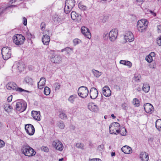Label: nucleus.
Here are the masks:
<instances>
[{"label":"nucleus","instance_id":"1","mask_svg":"<svg viewBox=\"0 0 161 161\" xmlns=\"http://www.w3.org/2000/svg\"><path fill=\"white\" fill-rule=\"evenodd\" d=\"M21 151L23 154L26 156H32L36 154L34 150L27 144L23 145L21 147Z\"/></svg>","mask_w":161,"mask_h":161},{"label":"nucleus","instance_id":"2","mask_svg":"<svg viewBox=\"0 0 161 161\" xmlns=\"http://www.w3.org/2000/svg\"><path fill=\"white\" fill-rule=\"evenodd\" d=\"M148 24V22L145 19L138 21L137 25L138 31L141 32H145Z\"/></svg>","mask_w":161,"mask_h":161},{"label":"nucleus","instance_id":"3","mask_svg":"<svg viewBox=\"0 0 161 161\" xmlns=\"http://www.w3.org/2000/svg\"><path fill=\"white\" fill-rule=\"evenodd\" d=\"M6 87L9 90H16L17 91L21 92H25L30 93L31 92L22 89L20 87H17V86L13 81L9 82L6 85Z\"/></svg>","mask_w":161,"mask_h":161},{"label":"nucleus","instance_id":"4","mask_svg":"<svg viewBox=\"0 0 161 161\" xmlns=\"http://www.w3.org/2000/svg\"><path fill=\"white\" fill-rule=\"evenodd\" d=\"M120 125L117 122H114L109 126V131L111 134L117 135L119 133V129Z\"/></svg>","mask_w":161,"mask_h":161},{"label":"nucleus","instance_id":"5","mask_svg":"<svg viewBox=\"0 0 161 161\" xmlns=\"http://www.w3.org/2000/svg\"><path fill=\"white\" fill-rule=\"evenodd\" d=\"M88 90L87 87L84 86L80 87L78 90L79 96L82 98H85L88 94Z\"/></svg>","mask_w":161,"mask_h":161},{"label":"nucleus","instance_id":"6","mask_svg":"<svg viewBox=\"0 0 161 161\" xmlns=\"http://www.w3.org/2000/svg\"><path fill=\"white\" fill-rule=\"evenodd\" d=\"M14 42L17 45L22 44L25 40V38L22 35L17 34L13 37Z\"/></svg>","mask_w":161,"mask_h":161},{"label":"nucleus","instance_id":"7","mask_svg":"<svg viewBox=\"0 0 161 161\" xmlns=\"http://www.w3.org/2000/svg\"><path fill=\"white\" fill-rule=\"evenodd\" d=\"M2 54L4 60H7L10 58L11 50L8 47H3L2 49Z\"/></svg>","mask_w":161,"mask_h":161},{"label":"nucleus","instance_id":"8","mask_svg":"<svg viewBox=\"0 0 161 161\" xmlns=\"http://www.w3.org/2000/svg\"><path fill=\"white\" fill-rule=\"evenodd\" d=\"M26 107V103L24 101H22L16 103L15 108L17 110L22 112L25 110Z\"/></svg>","mask_w":161,"mask_h":161},{"label":"nucleus","instance_id":"9","mask_svg":"<svg viewBox=\"0 0 161 161\" xmlns=\"http://www.w3.org/2000/svg\"><path fill=\"white\" fill-rule=\"evenodd\" d=\"M118 31L116 29L112 30L109 33L110 40L111 41H114L116 39L118 36Z\"/></svg>","mask_w":161,"mask_h":161},{"label":"nucleus","instance_id":"10","mask_svg":"<svg viewBox=\"0 0 161 161\" xmlns=\"http://www.w3.org/2000/svg\"><path fill=\"white\" fill-rule=\"evenodd\" d=\"M25 129L27 133L29 135H32L34 133V128L33 126L31 124L25 125Z\"/></svg>","mask_w":161,"mask_h":161},{"label":"nucleus","instance_id":"11","mask_svg":"<svg viewBox=\"0 0 161 161\" xmlns=\"http://www.w3.org/2000/svg\"><path fill=\"white\" fill-rule=\"evenodd\" d=\"M52 145L55 148L59 151H62L63 149L64 146L63 144L58 140H56L54 141Z\"/></svg>","mask_w":161,"mask_h":161},{"label":"nucleus","instance_id":"12","mask_svg":"<svg viewBox=\"0 0 161 161\" xmlns=\"http://www.w3.org/2000/svg\"><path fill=\"white\" fill-rule=\"evenodd\" d=\"M144 108L145 112L147 113L152 114L154 111V108L153 105L149 103L144 104Z\"/></svg>","mask_w":161,"mask_h":161},{"label":"nucleus","instance_id":"13","mask_svg":"<svg viewBox=\"0 0 161 161\" xmlns=\"http://www.w3.org/2000/svg\"><path fill=\"white\" fill-rule=\"evenodd\" d=\"M82 33L87 38L90 39L91 37V35L89 29L85 26H82L81 28Z\"/></svg>","mask_w":161,"mask_h":161},{"label":"nucleus","instance_id":"14","mask_svg":"<svg viewBox=\"0 0 161 161\" xmlns=\"http://www.w3.org/2000/svg\"><path fill=\"white\" fill-rule=\"evenodd\" d=\"M124 38L127 42H130L133 41L134 39L133 34L130 31H128L125 34Z\"/></svg>","mask_w":161,"mask_h":161},{"label":"nucleus","instance_id":"15","mask_svg":"<svg viewBox=\"0 0 161 161\" xmlns=\"http://www.w3.org/2000/svg\"><path fill=\"white\" fill-rule=\"evenodd\" d=\"M98 92L97 89L94 87L92 88L90 92V97L92 99H95L97 97Z\"/></svg>","mask_w":161,"mask_h":161},{"label":"nucleus","instance_id":"16","mask_svg":"<svg viewBox=\"0 0 161 161\" xmlns=\"http://www.w3.org/2000/svg\"><path fill=\"white\" fill-rule=\"evenodd\" d=\"M72 19L76 21H79L81 19V16L80 15L77 14L75 11H72L71 14Z\"/></svg>","mask_w":161,"mask_h":161},{"label":"nucleus","instance_id":"17","mask_svg":"<svg viewBox=\"0 0 161 161\" xmlns=\"http://www.w3.org/2000/svg\"><path fill=\"white\" fill-rule=\"evenodd\" d=\"M103 93L106 97H109L111 95V92L108 86H105L103 88Z\"/></svg>","mask_w":161,"mask_h":161},{"label":"nucleus","instance_id":"18","mask_svg":"<svg viewBox=\"0 0 161 161\" xmlns=\"http://www.w3.org/2000/svg\"><path fill=\"white\" fill-rule=\"evenodd\" d=\"M31 114L34 119L38 121L40 120L41 115L40 112L33 111L31 112Z\"/></svg>","mask_w":161,"mask_h":161},{"label":"nucleus","instance_id":"19","mask_svg":"<svg viewBox=\"0 0 161 161\" xmlns=\"http://www.w3.org/2000/svg\"><path fill=\"white\" fill-rule=\"evenodd\" d=\"M25 67V65L23 63H18L17 64V73H20Z\"/></svg>","mask_w":161,"mask_h":161},{"label":"nucleus","instance_id":"20","mask_svg":"<svg viewBox=\"0 0 161 161\" xmlns=\"http://www.w3.org/2000/svg\"><path fill=\"white\" fill-rule=\"evenodd\" d=\"M140 158L142 161H148L149 159V156L145 152H142L140 154Z\"/></svg>","mask_w":161,"mask_h":161},{"label":"nucleus","instance_id":"21","mask_svg":"<svg viewBox=\"0 0 161 161\" xmlns=\"http://www.w3.org/2000/svg\"><path fill=\"white\" fill-rule=\"evenodd\" d=\"M88 109L91 111L96 112L98 110L97 106L93 103H90L88 106Z\"/></svg>","mask_w":161,"mask_h":161},{"label":"nucleus","instance_id":"22","mask_svg":"<svg viewBox=\"0 0 161 161\" xmlns=\"http://www.w3.org/2000/svg\"><path fill=\"white\" fill-rule=\"evenodd\" d=\"M51 61L55 64H59L61 61V58L58 55H55L51 58Z\"/></svg>","mask_w":161,"mask_h":161},{"label":"nucleus","instance_id":"23","mask_svg":"<svg viewBox=\"0 0 161 161\" xmlns=\"http://www.w3.org/2000/svg\"><path fill=\"white\" fill-rule=\"evenodd\" d=\"M121 151L125 153L128 154L132 152L131 148L128 146H123L121 149Z\"/></svg>","mask_w":161,"mask_h":161},{"label":"nucleus","instance_id":"24","mask_svg":"<svg viewBox=\"0 0 161 161\" xmlns=\"http://www.w3.org/2000/svg\"><path fill=\"white\" fill-rule=\"evenodd\" d=\"M42 41L44 44L47 45L50 41V37L47 35H44L42 38Z\"/></svg>","mask_w":161,"mask_h":161},{"label":"nucleus","instance_id":"25","mask_svg":"<svg viewBox=\"0 0 161 161\" xmlns=\"http://www.w3.org/2000/svg\"><path fill=\"white\" fill-rule=\"evenodd\" d=\"M75 0H66L65 4L69 5L71 8H73L75 5Z\"/></svg>","mask_w":161,"mask_h":161},{"label":"nucleus","instance_id":"26","mask_svg":"<svg viewBox=\"0 0 161 161\" xmlns=\"http://www.w3.org/2000/svg\"><path fill=\"white\" fill-rule=\"evenodd\" d=\"M155 126L157 129L159 131H161V119H158L156 122Z\"/></svg>","mask_w":161,"mask_h":161},{"label":"nucleus","instance_id":"27","mask_svg":"<svg viewBox=\"0 0 161 161\" xmlns=\"http://www.w3.org/2000/svg\"><path fill=\"white\" fill-rule=\"evenodd\" d=\"M120 63L125 65H127L129 67H130L132 66V63L129 61L121 60L120 61Z\"/></svg>","mask_w":161,"mask_h":161},{"label":"nucleus","instance_id":"28","mask_svg":"<svg viewBox=\"0 0 161 161\" xmlns=\"http://www.w3.org/2000/svg\"><path fill=\"white\" fill-rule=\"evenodd\" d=\"M150 87L148 84H144L142 87V90L146 93L148 92L150 90Z\"/></svg>","mask_w":161,"mask_h":161},{"label":"nucleus","instance_id":"29","mask_svg":"<svg viewBox=\"0 0 161 161\" xmlns=\"http://www.w3.org/2000/svg\"><path fill=\"white\" fill-rule=\"evenodd\" d=\"M77 95H71L68 98V100L70 103H73L75 101V99Z\"/></svg>","mask_w":161,"mask_h":161},{"label":"nucleus","instance_id":"30","mask_svg":"<svg viewBox=\"0 0 161 161\" xmlns=\"http://www.w3.org/2000/svg\"><path fill=\"white\" fill-rule=\"evenodd\" d=\"M45 84V81H39L37 83L38 87L40 89H42Z\"/></svg>","mask_w":161,"mask_h":161},{"label":"nucleus","instance_id":"31","mask_svg":"<svg viewBox=\"0 0 161 161\" xmlns=\"http://www.w3.org/2000/svg\"><path fill=\"white\" fill-rule=\"evenodd\" d=\"M4 109L8 113L11 112L12 108L9 104H6L4 106Z\"/></svg>","mask_w":161,"mask_h":161},{"label":"nucleus","instance_id":"32","mask_svg":"<svg viewBox=\"0 0 161 161\" xmlns=\"http://www.w3.org/2000/svg\"><path fill=\"white\" fill-rule=\"evenodd\" d=\"M72 8H71L69 5L65 4L64 8V12L68 14L72 10Z\"/></svg>","mask_w":161,"mask_h":161},{"label":"nucleus","instance_id":"33","mask_svg":"<svg viewBox=\"0 0 161 161\" xmlns=\"http://www.w3.org/2000/svg\"><path fill=\"white\" fill-rule=\"evenodd\" d=\"M92 71L94 75L96 77H98L101 75V72L94 69H92Z\"/></svg>","mask_w":161,"mask_h":161},{"label":"nucleus","instance_id":"34","mask_svg":"<svg viewBox=\"0 0 161 161\" xmlns=\"http://www.w3.org/2000/svg\"><path fill=\"white\" fill-rule=\"evenodd\" d=\"M50 93V88L47 87L46 86L44 88V93L47 96L49 95Z\"/></svg>","mask_w":161,"mask_h":161},{"label":"nucleus","instance_id":"35","mask_svg":"<svg viewBox=\"0 0 161 161\" xmlns=\"http://www.w3.org/2000/svg\"><path fill=\"white\" fill-rule=\"evenodd\" d=\"M133 103L136 107H138L140 105L139 100L137 98H135L133 99Z\"/></svg>","mask_w":161,"mask_h":161},{"label":"nucleus","instance_id":"36","mask_svg":"<svg viewBox=\"0 0 161 161\" xmlns=\"http://www.w3.org/2000/svg\"><path fill=\"white\" fill-rule=\"evenodd\" d=\"M59 117L62 119H67V116L66 114L63 112H61L59 115Z\"/></svg>","mask_w":161,"mask_h":161},{"label":"nucleus","instance_id":"37","mask_svg":"<svg viewBox=\"0 0 161 161\" xmlns=\"http://www.w3.org/2000/svg\"><path fill=\"white\" fill-rule=\"evenodd\" d=\"M119 131L120 132V134L121 135L125 136L126 135V131L125 128H121V130Z\"/></svg>","mask_w":161,"mask_h":161},{"label":"nucleus","instance_id":"38","mask_svg":"<svg viewBox=\"0 0 161 161\" xmlns=\"http://www.w3.org/2000/svg\"><path fill=\"white\" fill-rule=\"evenodd\" d=\"M71 49L69 47H67L64 49H62V52H65V53L68 54L71 52Z\"/></svg>","mask_w":161,"mask_h":161},{"label":"nucleus","instance_id":"39","mask_svg":"<svg viewBox=\"0 0 161 161\" xmlns=\"http://www.w3.org/2000/svg\"><path fill=\"white\" fill-rule=\"evenodd\" d=\"M146 60L149 63L151 62L153 60V58L150 55H148L146 57Z\"/></svg>","mask_w":161,"mask_h":161},{"label":"nucleus","instance_id":"40","mask_svg":"<svg viewBox=\"0 0 161 161\" xmlns=\"http://www.w3.org/2000/svg\"><path fill=\"white\" fill-rule=\"evenodd\" d=\"M58 127L61 129H63L65 126L64 125L63 122H59L58 123Z\"/></svg>","mask_w":161,"mask_h":161},{"label":"nucleus","instance_id":"41","mask_svg":"<svg viewBox=\"0 0 161 161\" xmlns=\"http://www.w3.org/2000/svg\"><path fill=\"white\" fill-rule=\"evenodd\" d=\"M76 147L78 148L83 149L84 145L81 143H78L76 144Z\"/></svg>","mask_w":161,"mask_h":161},{"label":"nucleus","instance_id":"42","mask_svg":"<svg viewBox=\"0 0 161 161\" xmlns=\"http://www.w3.org/2000/svg\"><path fill=\"white\" fill-rule=\"evenodd\" d=\"M78 7L80 9L83 11L86 10V6L83 5L80 3L78 5Z\"/></svg>","mask_w":161,"mask_h":161},{"label":"nucleus","instance_id":"43","mask_svg":"<svg viewBox=\"0 0 161 161\" xmlns=\"http://www.w3.org/2000/svg\"><path fill=\"white\" fill-rule=\"evenodd\" d=\"M54 86L55 88V90H58L60 88V85L59 83L56 82L54 84Z\"/></svg>","mask_w":161,"mask_h":161},{"label":"nucleus","instance_id":"44","mask_svg":"<svg viewBox=\"0 0 161 161\" xmlns=\"http://www.w3.org/2000/svg\"><path fill=\"white\" fill-rule=\"evenodd\" d=\"M122 107L123 109L126 110L128 108V104L125 103H124L122 105Z\"/></svg>","mask_w":161,"mask_h":161},{"label":"nucleus","instance_id":"45","mask_svg":"<svg viewBox=\"0 0 161 161\" xmlns=\"http://www.w3.org/2000/svg\"><path fill=\"white\" fill-rule=\"evenodd\" d=\"M80 41V40L78 39H75L73 41V42L75 45L78 44Z\"/></svg>","mask_w":161,"mask_h":161},{"label":"nucleus","instance_id":"46","mask_svg":"<svg viewBox=\"0 0 161 161\" xmlns=\"http://www.w3.org/2000/svg\"><path fill=\"white\" fill-rule=\"evenodd\" d=\"M157 43L159 46H161V36L158 38Z\"/></svg>","mask_w":161,"mask_h":161},{"label":"nucleus","instance_id":"47","mask_svg":"<svg viewBox=\"0 0 161 161\" xmlns=\"http://www.w3.org/2000/svg\"><path fill=\"white\" fill-rule=\"evenodd\" d=\"M5 145V143L3 141L0 140V148L3 147Z\"/></svg>","mask_w":161,"mask_h":161},{"label":"nucleus","instance_id":"48","mask_svg":"<svg viewBox=\"0 0 161 161\" xmlns=\"http://www.w3.org/2000/svg\"><path fill=\"white\" fill-rule=\"evenodd\" d=\"M23 24L25 25H26L27 24V19L26 18L24 17L23 18Z\"/></svg>","mask_w":161,"mask_h":161},{"label":"nucleus","instance_id":"49","mask_svg":"<svg viewBox=\"0 0 161 161\" xmlns=\"http://www.w3.org/2000/svg\"><path fill=\"white\" fill-rule=\"evenodd\" d=\"M42 150L45 152H48V149L47 147H42Z\"/></svg>","mask_w":161,"mask_h":161},{"label":"nucleus","instance_id":"50","mask_svg":"<svg viewBox=\"0 0 161 161\" xmlns=\"http://www.w3.org/2000/svg\"><path fill=\"white\" fill-rule=\"evenodd\" d=\"M12 97H13L12 95L9 96L7 98V100L8 102H10L12 100Z\"/></svg>","mask_w":161,"mask_h":161},{"label":"nucleus","instance_id":"51","mask_svg":"<svg viewBox=\"0 0 161 161\" xmlns=\"http://www.w3.org/2000/svg\"><path fill=\"white\" fill-rule=\"evenodd\" d=\"M89 161H102L99 158H93L90 160Z\"/></svg>","mask_w":161,"mask_h":161},{"label":"nucleus","instance_id":"52","mask_svg":"<svg viewBox=\"0 0 161 161\" xmlns=\"http://www.w3.org/2000/svg\"><path fill=\"white\" fill-rule=\"evenodd\" d=\"M41 29L42 30H43V28L45 27V24L44 22H42L41 24Z\"/></svg>","mask_w":161,"mask_h":161},{"label":"nucleus","instance_id":"53","mask_svg":"<svg viewBox=\"0 0 161 161\" xmlns=\"http://www.w3.org/2000/svg\"><path fill=\"white\" fill-rule=\"evenodd\" d=\"M158 31V32H161V25H158L157 26Z\"/></svg>","mask_w":161,"mask_h":161},{"label":"nucleus","instance_id":"54","mask_svg":"<svg viewBox=\"0 0 161 161\" xmlns=\"http://www.w3.org/2000/svg\"><path fill=\"white\" fill-rule=\"evenodd\" d=\"M134 80H138L139 79L138 78V76L135 75L134 77Z\"/></svg>","mask_w":161,"mask_h":161},{"label":"nucleus","instance_id":"55","mask_svg":"<svg viewBox=\"0 0 161 161\" xmlns=\"http://www.w3.org/2000/svg\"><path fill=\"white\" fill-rule=\"evenodd\" d=\"M155 54L154 53V52H152L151 53L149 54V55H150L151 57L153 58V57L155 56Z\"/></svg>","mask_w":161,"mask_h":161},{"label":"nucleus","instance_id":"56","mask_svg":"<svg viewBox=\"0 0 161 161\" xmlns=\"http://www.w3.org/2000/svg\"><path fill=\"white\" fill-rule=\"evenodd\" d=\"M27 36H28V38H31V34L27 33Z\"/></svg>","mask_w":161,"mask_h":161},{"label":"nucleus","instance_id":"57","mask_svg":"<svg viewBox=\"0 0 161 161\" xmlns=\"http://www.w3.org/2000/svg\"><path fill=\"white\" fill-rule=\"evenodd\" d=\"M144 0H136V1L138 2L142 3L143 2Z\"/></svg>","mask_w":161,"mask_h":161},{"label":"nucleus","instance_id":"58","mask_svg":"<svg viewBox=\"0 0 161 161\" xmlns=\"http://www.w3.org/2000/svg\"><path fill=\"white\" fill-rule=\"evenodd\" d=\"M115 155V153L114 152H112L111 153V156H114Z\"/></svg>","mask_w":161,"mask_h":161},{"label":"nucleus","instance_id":"59","mask_svg":"<svg viewBox=\"0 0 161 161\" xmlns=\"http://www.w3.org/2000/svg\"><path fill=\"white\" fill-rule=\"evenodd\" d=\"M111 116L113 119H114L116 117L114 114H111Z\"/></svg>","mask_w":161,"mask_h":161},{"label":"nucleus","instance_id":"60","mask_svg":"<svg viewBox=\"0 0 161 161\" xmlns=\"http://www.w3.org/2000/svg\"><path fill=\"white\" fill-rule=\"evenodd\" d=\"M152 14L154 16H155L156 15V13L153 12Z\"/></svg>","mask_w":161,"mask_h":161},{"label":"nucleus","instance_id":"61","mask_svg":"<svg viewBox=\"0 0 161 161\" xmlns=\"http://www.w3.org/2000/svg\"><path fill=\"white\" fill-rule=\"evenodd\" d=\"M45 80L46 79H45V78L44 77H42L41 78L40 80Z\"/></svg>","mask_w":161,"mask_h":161},{"label":"nucleus","instance_id":"62","mask_svg":"<svg viewBox=\"0 0 161 161\" xmlns=\"http://www.w3.org/2000/svg\"><path fill=\"white\" fill-rule=\"evenodd\" d=\"M138 91H140L141 90V88H139V87H138V88H137V89H136Z\"/></svg>","mask_w":161,"mask_h":161},{"label":"nucleus","instance_id":"63","mask_svg":"<svg viewBox=\"0 0 161 161\" xmlns=\"http://www.w3.org/2000/svg\"><path fill=\"white\" fill-rule=\"evenodd\" d=\"M63 158H60V159H59V161H63Z\"/></svg>","mask_w":161,"mask_h":161},{"label":"nucleus","instance_id":"64","mask_svg":"<svg viewBox=\"0 0 161 161\" xmlns=\"http://www.w3.org/2000/svg\"><path fill=\"white\" fill-rule=\"evenodd\" d=\"M2 126V124L0 122V128H1Z\"/></svg>","mask_w":161,"mask_h":161}]
</instances>
